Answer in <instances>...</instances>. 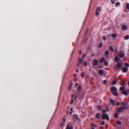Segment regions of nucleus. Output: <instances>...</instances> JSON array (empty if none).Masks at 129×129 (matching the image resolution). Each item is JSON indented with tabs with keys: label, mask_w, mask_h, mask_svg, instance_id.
Wrapping results in <instances>:
<instances>
[{
	"label": "nucleus",
	"mask_w": 129,
	"mask_h": 129,
	"mask_svg": "<svg viewBox=\"0 0 129 129\" xmlns=\"http://www.w3.org/2000/svg\"><path fill=\"white\" fill-rule=\"evenodd\" d=\"M78 83H76V84L75 87H76L78 85Z\"/></svg>",
	"instance_id": "nucleus-56"
},
{
	"label": "nucleus",
	"mask_w": 129,
	"mask_h": 129,
	"mask_svg": "<svg viewBox=\"0 0 129 129\" xmlns=\"http://www.w3.org/2000/svg\"><path fill=\"white\" fill-rule=\"evenodd\" d=\"M85 74V73L84 72L82 73L81 74V75L82 77H84V75Z\"/></svg>",
	"instance_id": "nucleus-39"
},
{
	"label": "nucleus",
	"mask_w": 129,
	"mask_h": 129,
	"mask_svg": "<svg viewBox=\"0 0 129 129\" xmlns=\"http://www.w3.org/2000/svg\"><path fill=\"white\" fill-rule=\"evenodd\" d=\"M73 117L74 118V119L76 121L78 120L79 119V116L77 114H74L73 115Z\"/></svg>",
	"instance_id": "nucleus-4"
},
{
	"label": "nucleus",
	"mask_w": 129,
	"mask_h": 129,
	"mask_svg": "<svg viewBox=\"0 0 129 129\" xmlns=\"http://www.w3.org/2000/svg\"><path fill=\"white\" fill-rule=\"evenodd\" d=\"M94 76H96V74L95 73V72H94Z\"/></svg>",
	"instance_id": "nucleus-64"
},
{
	"label": "nucleus",
	"mask_w": 129,
	"mask_h": 129,
	"mask_svg": "<svg viewBox=\"0 0 129 129\" xmlns=\"http://www.w3.org/2000/svg\"><path fill=\"white\" fill-rule=\"evenodd\" d=\"M106 109L107 111H109V109L108 107H106Z\"/></svg>",
	"instance_id": "nucleus-52"
},
{
	"label": "nucleus",
	"mask_w": 129,
	"mask_h": 129,
	"mask_svg": "<svg viewBox=\"0 0 129 129\" xmlns=\"http://www.w3.org/2000/svg\"><path fill=\"white\" fill-rule=\"evenodd\" d=\"M83 62V59H81V58L79 57V58L78 62L80 63H82Z\"/></svg>",
	"instance_id": "nucleus-13"
},
{
	"label": "nucleus",
	"mask_w": 129,
	"mask_h": 129,
	"mask_svg": "<svg viewBox=\"0 0 129 129\" xmlns=\"http://www.w3.org/2000/svg\"><path fill=\"white\" fill-rule=\"evenodd\" d=\"M114 116L116 118H117L118 117V114L116 113H115L114 114Z\"/></svg>",
	"instance_id": "nucleus-43"
},
{
	"label": "nucleus",
	"mask_w": 129,
	"mask_h": 129,
	"mask_svg": "<svg viewBox=\"0 0 129 129\" xmlns=\"http://www.w3.org/2000/svg\"><path fill=\"white\" fill-rule=\"evenodd\" d=\"M116 83H117L116 81V80H114L112 82V84L113 85H115V84H116Z\"/></svg>",
	"instance_id": "nucleus-35"
},
{
	"label": "nucleus",
	"mask_w": 129,
	"mask_h": 129,
	"mask_svg": "<svg viewBox=\"0 0 129 129\" xmlns=\"http://www.w3.org/2000/svg\"><path fill=\"white\" fill-rule=\"evenodd\" d=\"M105 59L104 57H102L100 59V61L101 63L103 62L105 60Z\"/></svg>",
	"instance_id": "nucleus-12"
},
{
	"label": "nucleus",
	"mask_w": 129,
	"mask_h": 129,
	"mask_svg": "<svg viewBox=\"0 0 129 129\" xmlns=\"http://www.w3.org/2000/svg\"><path fill=\"white\" fill-rule=\"evenodd\" d=\"M100 113H97L95 115V117H96L98 119H99L100 118Z\"/></svg>",
	"instance_id": "nucleus-19"
},
{
	"label": "nucleus",
	"mask_w": 129,
	"mask_h": 129,
	"mask_svg": "<svg viewBox=\"0 0 129 129\" xmlns=\"http://www.w3.org/2000/svg\"><path fill=\"white\" fill-rule=\"evenodd\" d=\"M72 111L70 112V114L71 115L72 114Z\"/></svg>",
	"instance_id": "nucleus-61"
},
{
	"label": "nucleus",
	"mask_w": 129,
	"mask_h": 129,
	"mask_svg": "<svg viewBox=\"0 0 129 129\" xmlns=\"http://www.w3.org/2000/svg\"><path fill=\"white\" fill-rule=\"evenodd\" d=\"M77 74H74V76L75 77L77 76Z\"/></svg>",
	"instance_id": "nucleus-62"
},
{
	"label": "nucleus",
	"mask_w": 129,
	"mask_h": 129,
	"mask_svg": "<svg viewBox=\"0 0 129 129\" xmlns=\"http://www.w3.org/2000/svg\"><path fill=\"white\" fill-rule=\"evenodd\" d=\"M86 56V55L85 54H83L82 56L83 58H84Z\"/></svg>",
	"instance_id": "nucleus-49"
},
{
	"label": "nucleus",
	"mask_w": 129,
	"mask_h": 129,
	"mask_svg": "<svg viewBox=\"0 0 129 129\" xmlns=\"http://www.w3.org/2000/svg\"><path fill=\"white\" fill-rule=\"evenodd\" d=\"M125 54L123 52L122 53H120L118 54L119 56L121 58H123L125 55Z\"/></svg>",
	"instance_id": "nucleus-9"
},
{
	"label": "nucleus",
	"mask_w": 129,
	"mask_h": 129,
	"mask_svg": "<svg viewBox=\"0 0 129 129\" xmlns=\"http://www.w3.org/2000/svg\"><path fill=\"white\" fill-rule=\"evenodd\" d=\"M111 36L113 37L116 38V35L115 34H112L111 35Z\"/></svg>",
	"instance_id": "nucleus-32"
},
{
	"label": "nucleus",
	"mask_w": 129,
	"mask_h": 129,
	"mask_svg": "<svg viewBox=\"0 0 129 129\" xmlns=\"http://www.w3.org/2000/svg\"><path fill=\"white\" fill-rule=\"evenodd\" d=\"M77 79L76 78H75L74 79V80L76 81H77Z\"/></svg>",
	"instance_id": "nucleus-58"
},
{
	"label": "nucleus",
	"mask_w": 129,
	"mask_h": 129,
	"mask_svg": "<svg viewBox=\"0 0 129 129\" xmlns=\"http://www.w3.org/2000/svg\"><path fill=\"white\" fill-rule=\"evenodd\" d=\"M70 110L71 111H73V108H71L70 109Z\"/></svg>",
	"instance_id": "nucleus-60"
},
{
	"label": "nucleus",
	"mask_w": 129,
	"mask_h": 129,
	"mask_svg": "<svg viewBox=\"0 0 129 129\" xmlns=\"http://www.w3.org/2000/svg\"><path fill=\"white\" fill-rule=\"evenodd\" d=\"M116 123L118 125H120L121 124V122H120L119 121H116Z\"/></svg>",
	"instance_id": "nucleus-34"
},
{
	"label": "nucleus",
	"mask_w": 129,
	"mask_h": 129,
	"mask_svg": "<svg viewBox=\"0 0 129 129\" xmlns=\"http://www.w3.org/2000/svg\"><path fill=\"white\" fill-rule=\"evenodd\" d=\"M110 101L113 105H115V102L112 99Z\"/></svg>",
	"instance_id": "nucleus-21"
},
{
	"label": "nucleus",
	"mask_w": 129,
	"mask_h": 129,
	"mask_svg": "<svg viewBox=\"0 0 129 129\" xmlns=\"http://www.w3.org/2000/svg\"><path fill=\"white\" fill-rule=\"evenodd\" d=\"M62 120L63 121V122H65L66 120V119L65 118V116H64V117H63V118L62 119Z\"/></svg>",
	"instance_id": "nucleus-37"
},
{
	"label": "nucleus",
	"mask_w": 129,
	"mask_h": 129,
	"mask_svg": "<svg viewBox=\"0 0 129 129\" xmlns=\"http://www.w3.org/2000/svg\"><path fill=\"white\" fill-rule=\"evenodd\" d=\"M116 90V88L114 86H112L111 88V90L112 91L115 92Z\"/></svg>",
	"instance_id": "nucleus-15"
},
{
	"label": "nucleus",
	"mask_w": 129,
	"mask_h": 129,
	"mask_svg": "<svg viewBox=\"0 0 129 129\" xmlns=\"http://www.w3.org/2000/svg\"><path fill=\"white\" fill-rule=\"evenodd\" d=\"M95 55V54L94 53H92L91 55V56H92V57H93V56H94Z\"/></svg>",
	"instance_id": "nucleus-51"
},
{
	"label": "nucleus",
	"mask_w": 129,
	"mask_h": 129,
	"mask_svg": "<svg viewBox=\"0 0 129 129\" xmlns=\"http://www.w3.org/2000/svg\"><path fill=\"white\" fill-rule=\"evenodd\" d=\"M114 95L115 96H117L118 95V93L116 92H115L113 93Z\"/></svg>",
	"instance_id": "nucleus-40"
},
{
	"label": "nucleus",
	"mask_w": 129,
	"mask_h": 129,
	"mask_svg": "<svg viewBox=\"0 0 129 129\" xmlns=\"http://www.w3.org/2000/svg\"><path fill=\"white\" fill-rule=\"evenodd\" d=\"M106 110L105 109H103L102 111V112L103 113H104L106 112Z\"/></svg>",
	"instance_id": "nucleus-41"
},
{
	"label": "nucleus",
	"mask_w": 129,
	"mask_h": 129,
	"mask_svg": "<svg viewBox=\"0 0 129 129\" xmlns=\"http://www.w3.org/2000/svg\"><path fill=\"white\" fill-rule=\"evenodd\" d=\"M107 80H104L103 81V83L104 84H105L107 83Z\"/></svg>",
	"instance_id": "nucleus-46"
},
{
	"label": "nucleus",
	"mask_w": 129,
	"mask_h": 129,
	"mask_svg": "<svg viewBox=\"0 0 129 129\" xmlns=\"http://www.w3.org/2000/svg\"><path fill=\"white\" fill-rule=\"evenodd\" d=\"M99 73L100 75H102L103 73V71L102 70H99Z\"/></svg>",
	"instance_id": "nucleus-18"
},
{
	"label": "nucleus",
	"mask_w": 129,
	"mask_h": 129,
	"mask_svg": "<svg viewBox=\"0 0 129 129\" xmlns=\"http://www.w3.org/2000/svg\"><path fill=\"white\" fill-rule=\"evenodd\" d=\"M102 119H106L108 120H109V118L107 114L106 113L102 114Z\"/></svg>",
	"instance_id": "nucleus-2"
},
{
	"label": "nucleus",
	"mask_w": 129,
	"mask_h": 129,
	"mask_svg": "<svg viewBox=\"0 0 129 129\" xmlns=\"http://www.w3.org/2000/svg\"><path fill=\"white\" fill-rule=\"evenodd\" d=\"M120 103L119 102H116V104L117 106H119L120 105Z\"/></svg>",
	"instance_id": "nucleus-38"
},
{
	"label": "nucleus",
	"mask_w": 129,
	"mask_h": 129,
	"mask_svg": "<svg viewBox=\"0 0 129 129\" xmlns=\"http://www.w3.org/2000/svg\"><path fill=\"white\" fill-rule=\"evenodd\" d=\"M120 3L119 2H117L115 4V6L116 7H118L120 5Z\"/></svg>",
	"instance_id": "nucleus-24"
},
{
	"label": "nucleus",
	"mask_w": 129,
	"mask_h": 129,
	"mask_svg": "<svg viewBox=\"0 0 129 129\" xmlns=\"http://www.w3.org/2000/svg\"><path fill=\"white\" fill-rule=\"evenodd\" d=\"M126 8L128 10H129V4H127L126 6Z\"/></svg>",
	"instance_id": "nucleus-29"
},
{
	"label": "nucleus",
	"mask_w": 129,
	"mask_h": 129,
	"mask_svg": "<svg viewBox=\"0 0 129 129\" xmlns=\"http://www.w3.org/2000/svg\"><path fill=\"white\" fill-rule=\"evenodd\" d=\"M125 82L124 80H122L120 83V84L122 86H124L125 84Z\"/></svg>",
	"instance_id": "nucleus-14"
},
{
	"label": "nucleus",
	"mask_w": 129,
	"mask_h": 129,
	"mask_svg": "<svg viewBox=\"0 0 129 129\" xmlns=\"http://www.w3.org/2000/svg\"><path fill=\"white\" fill-rule=\"evenodd\" d=\"M122 70L123 72L126 73L128 71V69L125 67H124L122 68Z\"/></svg>",
	"instance_id": "nucleus-5"
},
{
	"label": "nucleus",
	"mask_w": 129,
	"mask_h": 129,
	"mask_svg": "<svg viewBox=\"0 0 129 129\" xmlns=\"http://www.w3.org/2000/svg\"><path fill=\"white\" fill-rule=\"evenodd\" d=\"M80 63H79V62H78V64H77V66L78 67H79V66Z\"/></svg>",
	"instance_id": "nucleus-54"
},
{
	"label": "nucleus",
	"mask_w": 129,
	"mask_h": 129,
	"mask_svg": "<svg viewBox=\"0 0 129 129\" xmlns=\"http://www.w3.org/2000/svg\"><path fill=\"white\" fill-rule=\"evenodd\" d=\"M124 64L125 66L127 67H129V64L127 63H125Z\"/></svg>",
	"instance_id": "nucleus-26"
},
{
	"label": "nucleus",
	"mask_w": 129,
	"mask_h": 129,
	"mask_svg": "<svg viewBox=\"0 0 129 129\" xmlns=\"http://www.w3.org/2000/svg\"><path fill=\"white\" fill-rule=\"evenodd\" d=\"M121 105L122 106L117 109V111L118 112H121L123 110H127L128 107L126 105L128 104L127 102L121 101L120 103Z\"/></svg>",
	"instance_id": "nucleus-1"
},
{
	"label": "nucleus",
	"mask_w": 129,
	"mask_h": 129,
	"mask_svg": "<svg viewBox=\"0 0 129 129\" xmlns=\"http://www.w3.org/2000/svg\"><path fill=\"white\" fill-rule=\"evenodd\" d=\"M110 50L111 51H113V49L111 46H109Z\"/></svg>",
	"instance_id": "nucleus-27"
},
{
	"label": "nucleus",
	"mask_w": 129,
	"mask_h": 129,
	"mask_svg": "<svg viewBox=\"0 0 129 129\" xmlns=\"http://www.w3.org/2000/svg\"><path fill=\"white\" fill-rule=\"evenodd\" d=\"M89 30V29H87L86 30V34H87V33L88 32V31Z\"/></svg>",
	"instance_id": "nucleus-55"
},
{
	"label": "nucleus",
	"mask_w": 129,
	"mask_h": 129,
	"mask_svg": "<svg viewBox=\"0 0 129 129\" xmlns=\"http://www.w3.org/2000/svg\"><path fill=\"white\" fill-rule=\"evenodd\" d=\"M126 91H127V93H129V89H127Z\"/></svg>",
	"instance_id": "nucleus-57"
},
{
	"label": "nucleus",
	"mask_w": 129,
	"mask_h": 129,
	"mask_svg": "<svg viewBox=\"0 0 129 129\" xmlns=\"http://www.w3.org/2000/svg\"><path fill=\"white\" fill-rule=\"evenodd\" d=\"M79 53L80 54H81L82 53V51L81 50H80L79 51Z\"/></svg>",
	"instance_id": "nucleus-59"
},
{
	"label": "nucleus",
	"mask_w": 129,
	"mask_h": 129,
	"mask_svg": "<svg viewBox=\"0 0 129 129\" xmlns=\"http://www.w3.org/2000/svg\"><path fill=\"white\" fill-rule=\"evenodd\" d=\"M97 108L98 110H101L102 109V107L101 106H98L97 107Z\"/></svg>",
	"instance_id": "nucleus-31"
},
{
	"label": "nucleus",
	"mask_w": 129,
	"mask_h": 129,
	"mask_svg": "<svg viewBox=\"0 0 129 129\" xmlns=\"http://www.w3.org/2000/svg\"><path fill=\"white\" fill-rule=\"evenodd\" d=\"M91 126L93 127H94L96 126V125L93 123H92L91 124Z\"/></svg>",
	"instance_id": "nucleus-36"
},
{
	"label": "nucleus",
	"mask_w": 129,
	"mask_h": 129,
	"mask_svg": "<svg viewBox=\"0 0 129 129\" xmlns=\"http://www.w3.org/2000/svg\"><path fill=\"white\" fill-rule=\"evenodd\" d=\"M101 11V7H99L97 8V9L96 10L95 12V15H96L97 17L99 15V13L98 12V11L99 12Z\"/></svg>",
	"instance_id": "nucleus-3"
},
{
	"label": "nucleus",
	"mask_w": 129,
	"mask_h": 129,
	"mask_svg": "<svg viewBox=\"0 0 129 129\" xmlns=\"http://www.w3.org/2000/svg\"><path fill=\"white\" fill-rule=\"evenodd\" d=\"M111 3L113 4L115 3V1H114L113 0H111Z\"/></svg>",
	"instance_id": "nucleus-50"
},
{
	"label": "nucleus",
	"mask_w": 129,
	"mask_h": 129,
	"mask_svg": "<svg viewBox=\"0 0 129 129\" xmlns=\"http://www.w3.org/2000/svg\"><path fill=\"white\" fill-rule=\"evenodd\" d=\"M71 98L72 99H74V95L73 94L72 95Z\"/></svg>",
	"instance_id": "nucleus-53"
},
{
	"label": "nucleus",
	"mask_w": 129,
	"mask_h": 129,
	"mask_svg": "<svg viewBox=\"0 0 129 129\" xmlns=\"http://www.w3.org/2000/svg\"><path fill=\"white\" fill-rule=\"evenodd\" d=\"M127 27L126 26L123 25L122 26L121 28L123 30H125L127 29Z\"/></svg>",
	"instance_id": "nucleus-10"
},
{
	"label": "nucleus",
	"mask_w": 129,
	"mask_h": 129,
	"mask_svg": "<svg viewBox=\"0 0 129 129\" xmlns=\"http://www.w3.org/2000/svg\"><path fill=\"white\" fill-rule=\"evenodd\" d=\"M104 64L105 66H107L108 65V62L107 61H105L104 62Z\"/></svg>",
	"instance_id": "nucleus-30"
},
{
	"label": "nucleus",
	"mask_w": 129,
	"mask_h": 129,
	"mask_svg": "<svg viewBox=\"0 0 129 129\" xmlns=\"http://www.w3.org/2000/svg\"><path fill=\"white\" fill-rule=\"evenodd\" d=\"M122 64H121L119 63H117L116 65V67L118 69L121 68L122 67Z\"/></svg>",
	"instance_id": "nucleus-6"
},
{
	"label": "nucleus",
	"mask_w": 129,
	"mask_h": 129,
	"mask_svg": "<svg viewBox=\"0 0 129 129\" xmlns=\"http://www.w3.org/2000/svg\"><path fill=\"white\" fill-rule=\"evenodd\" d=\"M74 102V100L73 99L71 100V102L70 103V105H71L72 103H73Z\"/></svg>",
	"instance_id": "nucleus-47"
},
{
	"label": "nucleus",
	"mask_w": 129,
	"mask_h": 129,
	"mask_svg": "<svg viewBox=\"0 0 129 129\" xmlns=\"http://www.w3.org/2000/svg\"><path fill=\"white\" fill-rule=\"evenodd\" d=\"M79 92H78L77 95H74V99L75 101H76L77 100V98L78 97L79 98L80 97L79 96Z\"/></svg>",
	"instance_id": "nucleus-11"
},
{
	"label": "nucleus",
	"mask_w": 129,
	"mask_h": 129,
	"mask_svg": "<svg viewBox=\"0 0 129 129\" xmlns=\"http://www.w3.org/2000/svg\"><path fill=\"white\" fill-rule=\"evenodd\" d=\"M105 122L104 121H102L101 123V125H103L105 124Z\"/></svg>",
	"instance_id": "nucleus-42"
},
{
	"label": "nucleus",
	"mask_w": 129,
	"mask_h": 129,
	"mask_svg": "<svg viewBox=\"0 0 129 129\" xmlns=\"http://www.w3.org/2000/svg\"><path fill=\"white\" fill-rule=\"evenodd\" d=\"M64 124V123L63 122H62L61 125H60V126L61 127H62Z\"/></svg>",
	"instance_id": "nucleus-48"
},
{
	"label": "nucleus",
	"mask_w": 129,
	"mask_h": 129,
	"mask_svg": "<svg viewBox=\"0 0 129 129\" xmlns=\"http://www.w3.org/2000/svg\"><path fill=\"white\" fill-rule=\"evenodd\" d=\"M125 87L124 86H123L122 87H120V88L119 90H121L122 92L124 91L125 89Z\"/></svg>",
	"instance_id": "nucleus-17"
},
{
	"label": "nucleus",
	"mask_w": 129,
	"mask_h": 129,
	"mask_svg": "<svg viewBox=\"0 0 129 129\" xmlns=\"http://www.w3.org/2000/svg\"><path fill=\"white\" fill-rule=\"evenodd\" d=\"M124 38L126 40L128 39L129 38V35H127L124 37Z\"/></svg>",
	"instance_id": "nucleus-28"
},
{
	"label": "nucleus",
	"mask_w": 129,
	"mask_h": 129,
	"mask_svg": "<svg viewBox=\"0 0 129 129\" xmlns=\"http://www.w3.org/2000/svg\"><path fill=\"white\" fill-rule=\"evenodd\" d=\"M73 85V83H71L70 84V85L69 86V90H70L71 89V87L72 85Z\"/></svg>",
	"instance_id": "nucleus-23"
},
{
	"label": "nucleus",
	"mask_w": 129,
	"mask_h": 129,
	"mask_svg": "<svg viewBox=\"0 0 129 129\" xmlns=\"http://www.w3.org/2000/svg\"><path fill=\"white\" fill-rule=\"evenodd\" d=\"M78 71H79L77 69V70L76 71V72H78Z\"/></svg>",
	"instance_id": "nucleus-63"
},
{
	"label": "nucleus",
	"mask_w": 129,
	"mask_h": 129,
	"mask_svg": "<svg viewBox=\"0 0 129 129\" xmlns=\"http://www.w3.org/2000/svg\"><path fill=\"white\" fill-rule=\"evenodd\" d=\"M102 39L104 41H106V38L105 36H104L102 37Z\"/></svg>",
	"instance_id": "nucleus-44"
},
{
	"label": "nucleus",
	"mask_w": 129,
	"mask_h": 129,
	"mask_svg": "<svg viewBox=\"0 0 129 129\" xmlns=\"http://www.w3.org/2000/svg\"><path fill=\"white\" fill-rule=\"evenodd\" d=\"M98 60H97L94 59L93 62L94 65L95 66H97L98 64Z\"/></svg>",
	"instance_id": "nucleus-7"
},
{
	"label": "nucleus",
	"mask_w": 129,
	"mask_h": 129,
	"mask_svg": "<svg viewBox=\"0 0 129 129\" xmlns=\"http://www.w3.org/2000/svg\"><path fill=\"white\" fill-rule=\"evenodd\" d=\"M81 89H82L81 86L80 85H78V86L77 87V90L78 91H79L81 90Z\"/></svg>",
	"instance_id": "nucleus-16"
},
{
	"label": "nucleus",
	"mask_w": 129,
	"mask_h": 129,
	"mask_svg": "<svg viewBox=\"0 0 129 129\" xmlns=\"http://www.w3.org/2000/svg\"><path fill=\"white\" fill-rule=\"evenodd\" d=\"M103 46L102 43H101L98 45V47L99 48H101Z\"/></svg>",
	"instance_id": "nucleus-33"
},
{
	"label": "nucleus",
	"mask_w": 129,
	"mask_h": 129,
	"mask_svg": "<svg viewBox=\"0 0 129 129\" xmlns=\"http://www.w3.org/2000/svg\"><path fill=\"white\" fill-rule=\"evenodd\" d=\"M73 128L70 126H67L66 129H73Z\"/></svg>",
	"instance_id": "nucleus-25"
},
{
	"label": "nucleus",
	"mask_w": 129,
	"mask_h": 129,
	"mask_svg": "<svg viewBox=\"0 0 129 129\" xmlns=\"http://www.w3.org/2000/svg\"><path fill=\"white\" fill-rule=\"evenodd\" d=\"M109 51L107 50H106V51H105V55L107 56L109 55Z\"/></svg>",
	"instance_id": "nucleus-22"
},
{
	"label": "nucleus",
	"mask_w": 129,
	"mask_h": 129,
	"mask_svg": "<svg viewBox=\"0 0 129 129\" xmlns=\"http://www.w3.org/2000/svg\"><path fill=\"white\" fill-rule=\"evenodd\" d=\"M84 65L85 66H87V62L86 61H85L84 63Z\"/></svg>",
	"instance_id": "nucleus-45"
},
{
	"label": "nucleus",
	"mask_w": 129,
	"mask_h": 129,
	"mask_svg": "<svg viewBox=\"0 0 129 129\" xmlns=\"http://www.w3.org/2000/svg\"><path fill=\"white\" fill-rule=\"evenodd\" d=\"M121 93L125 95H127V91L126 90H124Z\"/></svg>",
	"instance_id": "nucleus-20"
},
{
	"label": "nucleus",
	"mask_w": 129,
	"mask_h": 129,
	"mask_svg": "<svg viewBox=\"0 0 129 129\" xmlns=\"http://www.w3.org/2000/svg\"><path fill=\"white\" fill-rule=\"evenodd\" d=\"M120 59V58L117 56H116L114 58V60L117 62Z\"/></svg>",
	"instance_id": "nucleus-8"
}]
</instances>
